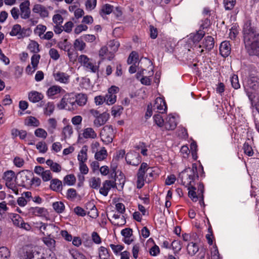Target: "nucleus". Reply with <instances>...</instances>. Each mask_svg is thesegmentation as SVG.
<instances>
[{
    "instance_id": "f257e3e1",
    "label": "nucleus",
    "mask_w": 259,
    "mask_h": 259,
    "mask_svg": "<svg viewBox=\"0 0 259 259\" xmlns=\"http://www.w3.org/2000/svg\"><path fill=\"white\" fill-rule=\"evenodd\" d=\"M196 178H198L197 166L193 164L192 167H188L183 170L180 174L179 179L182 184L189 189V187L194 185Z\"/></svg>"
},
{
    "instance_id": "f03ea898",
    "label": "nucleus",
    "mask_w": 259,
    "mask_h": 259,
    "mask_svg": "<svg viewBox=\"0 0 259 259\" xmlns=\"http://www.w3.org/2000/svg\"><path fill=\"white\" fill-rule=\"evenodd\" d=\"M243 32L244 44L259 39V33L250 21L244 24Z\"/></svg>"
},
{
    "instance_id": "7ed1b4c3",
    "label": "nucleus",
    "mask_w": 259,
    "mask_h": 259,
    "mask_svg": "<svg viewBox=\"0 0 259 259\" xmlns=\"http://www.w3.org/2000/svg\"><path fill=\"white\" fill-rule=\"evenodd\" d=\"M101 140L105 144L111 143L114 138V131L111 125H105L100 133Z\"/></svg>"
},
{
    "instance_id": "20e7f679",
    "label": "nucleus",
    "mask_w": 259,
    "mask_h": 259,
    "mask_svg": "<svg viewBox=\"0 0 259 259\" xmlns=\"http://www.w3.org/2000/svg\"><path fill=\"white\" fill-rule=\"evenodd\" d=\"M33 175V172L28 170H23L20 171L17 175L19 186L23 187L30 186L31 178Z\"/></svg>"
},
{
    "instance_id": "39448f33",
    "label": "nucleus",
    "mask_w": 259,
    "mask_h": 259,
    "mask_svg": "<svg viewBox=\"0 0 259 259\" xmlns=\"http://www.w3.org/2000/svg\"><path fill=\"white\" fill-rule=\"evenodd\" d=\"M125 160L127 163L134 166H137L141 162V157L139 153L131 151L126 154Z\"/></svg>"
},
{
    "instance_id": "423d86ee",
    "label": "nucleus",
    "mask_w": 259,
    "mask_h": 259,
    "mask_svg": "<svg viewBox=\"0 0 259 259\" xmlns=\"http://www.w3.org/2000/svg\"><path fill=\"white\" fill-rule=\"evenodd\" d=\"M119 88L115 86H112L108 89L107 94L104 96L107 104L112 105L116 102V94L119 92Z\"/></svg>"
},
{
    "instance_id": "0eeeda50",
    "label": "nucleus",
    "mask_w": 259,
    "mask_h": 259,
    "mask_svg": "<svg viewBox=\"0 0 259 259\" xmlns=\"http://www.w3.org/2000/svg\"><path fill=\"white\" fill-rule=\"evenodd\" d=\"M245 48L250 56L259 55V39L245 44Z\"/></svg>"
},
{
    "instance_id": "6e6552de",
    "label": "nucleus",
    "mask_w": 259,
    "mask_h": 259,
    "mask_svg": "<svg viewBox=\"0 0 259 259\" xmlns=\"http://www.w3.org/2000/svg\"><path fill=\"white\" fill-rule=\"evenodd\" d=\"M153 110L159 113H164L167 109L166 103L164 99L158 97L155 100L154 105L152 106Z\"/></svg>"
},
{
    "instance_id": "1a4fd4ad",
    "label": "nucleus",
    "mask_w": 259,
    "mask_h": 259,
    "mask_svg": "<svg viewBox=\"0 0 259 259\" xmlns=\"http://www.w3.org/2000/svg\"><path fill=\"white\" fill-rule=\"evenodd\" d=\"M29 6L30 2L28 0H26L20 4L19 6L20 13L22 19H27L29 18L31 13Z\"/></svg>"
},
{
    "instance_id": "9d476101",
    "label": "nucleus",
    "mask_w": 259,
    "mask_h": 259,
    "mask_svg": "<svg viewBox=\"0 0 259 259\" xmlns=\"http://www.w3.org/2000/svg\"><path fill=\"white\" fill-rule=\"evenodd\" d=\"M21 259H45L40 252L35 249L27 250L22 256Z\"/></svg>"
},
{
    "instance_id": "9b49d317",
    "label": "nucleus",
    "mask_w": 259,
    "mask_h": 259,
    "mask_svg": "<svg viewBox=\"0 0 259 259\" xmlns=\"http://www.w3.org/2000/svg\"><path fill=\"white\" fill-rule=\"evenodd\" d=\"M115 187L116 184L114 183V181L111 180H106L103 182V186L100 189L99 192L104 196H107L111 188H114Z\"/></svg>"
},
{
    "instance_id": "f8f14e48",
    "label": "nucleus",
    "mask_w": 259,
    "mask_h": 259,
    "mask_svg": "<svg viewBox=\"0 0 259 259\" xmlns=\"http://www.w3.org/2000/svg\"><path fill=\"white\" fill-rule=\"evenodd\" d=\"M53 76L56 81L60 83L67 84L69 82L70 76L66 73L57 71L53 73Z\"/></svg>"
},
{
    "instance_id": "ddd939ff",
    "label": "nucleus",
    "mask_w": 259,
    "mask_h": 259,
    "mask_svg": "<svg viewBox=\"0 0 259 259\" xmlns=\"http://www.w3.org/2000/svg\"><path fill=\"white\" fill-rule=\"evenodd\" d=\"M109 116V114L106 112H103L99 114L94 121V125L99 127L104 125L108 120Z\"/></svg>"
},
{
    "instance_id": "4468645a",
    "label": "nucleus",
    "mask_w": 259,
    "mask_h": 259,
    "mask_svg": "<svg viewBox=\"0 0 259 259\" xmlns=\"http://www.w3.org/2000/svg\"><path fill=\"white\" fill-rule=\"evenodd\" d=\"M32 11L35 13L39 14L42 18L49 16V11L47 9L45 6L39 4L35 5L32 9Z\"/></svg>"
},
{
    "instance_id": "2eb2a0df",
    "label": "nucleus",
    "mask_w": 259,
    "mask_h": 259,
    "mask_svg": "<svg viewBox=\"0 0 259 259\" xmlns=\"http://www.w3.org/2000/svg\"><path fill=\"white\" fill-rule=\"evenodd\" d=\"M214 39L211 36H207L203 39L202 45H199V48H205L206 50L210 51L214 47Z\"/></svg>"
},
{
    "instance_id": "dca6fc26",
    "label": "nucleus",
    "mask_w": 259,
    "mask_h": 259,
    "mask_svg": "<svg viewBox=\"0 0 259 259\" xmlns=\"http://www.w3.org/2000/svg\"><path fill=\"white\" fill-rule=\"evenodd\" d=\"M47 210L44 207H31L28 209V213L30 215L42 217L45 216Z\"/></svg>"
},
{
    "instance_id": "f3484780",
    "label": "nucleus",
    "mask_w": 259,
    "mask_h": 259,
    "mask_svg": "<svg viewBox=\"0 0 259 259\" xmlns=\"http://www.w3.org/2000/svg\"><path fill=\"white\" fill-rule=\"evenodd\" d=\"M220 54L224 57H228L231 52V45L228 41L222 42L220 46Z\"/></svg>"
},
{
    "instance_id": "a211bd4d",
    "label": "nucleus",
    "mask_w": 259,
    "mask_h": 259,
    "mask_svg": "<svg viewBox=\"0 0 259 259\" xmlns=\"http://www.w3.org/2000/svg\"><path fill=\"white\" fill-rule=\"evenodd\" d=\"M164 125L166 130H174L177 125L175 116L168 115L166 118Z\"/></svg>"
},
{
    "instance_id": "6ab92c4d",
    "label": "nucleus",
    "mask_w": 259,
    "mask_h": 259,
    "mask_svg": "<svg viewBox=\"0 0 259 259\" xmlns=\"http://www.w3.org/2000/svg\"><path fill=\"white\" fill-rule=\"evenodd\" d=\"M44 95L35 91H33L28 93V99L32 103H36L42 100Z\"/></svg>"
},
{
    "instance_id": "aec40b11",
    "label": "nucleus",
    "mask_w": 259,
    "mask_h": 259,
    "mask_svg": "<svg viewBox=\"0 0 259 259\" xmlns=\"http://www.w3.org/2000/svg\"><path fill=\"white\" fill-rule=\"evenodd\" d=\"M87 96L84 94H78L76 96L75 100L72 101V106H75L76 104L80 106L85 105L87 102Z\"/></svg>"
},
{
    "instance_id": "412c9836",
    "label": "nucleus",
    "mask_w": 259,
    "mask_h": 259,
    "mask_svg": "<svg viewBox=\"0 0 259 259\" xmlns=\"http://www.w3.org/2000/svg\"><path fill=\"white\" fill-rule=\"evenodd\" d=\"M50 188L56 192L60 191L62 189V183L58 179H52L51 181Z\"/></svg>"
},
{
    "instance_id": "4be33fe9",
    "label": "nucleus",
    "mask_w": 259,
    "mask_h": 259,
    "mask_svg": "<svg viewBox=\"0 0 259 259\" xmlns=\"http://www.w3.org/2000/svg\"><path fill=\"white\" fill-rule=\"evenodd\" d=\"M62 91L64 90L61 87L57 85H54L50 87L48 89L47 94V95L50 97L60 93Z\"/></svg>"
},
{
    "instance_id": "5701e85b",
    "label": "nucleus",
    "mask_w": 259,
    "mask_h": 259,
    "mask_svg": "<svg viewBox=\"0 0 259 259\" xmlns=\"http://www.w3.org/2000/svg\"><path fill=\"white\" fill-rule=\"evenodd\" d=\"M151 168L148 166V165L146 162H143L141 164V166L137 174V177H144L146 172L151 170Z\"/></svg>"
},
{
    "instance_id": "b1692460",
    "label": "nucleus",
    "mask_w": 259,
    "mask_h": 259,
    "mask_svg": "<svg viewBox=\"0 0 259 259\" xmlns=\"http://www.w3.org/2000/svg\"><path fill=\"white\" fill-rule=\"evenodd\" d=\"M46 164L50 167L51 169L53 172H59L61 171V166L59 164L54 162L51 159L47 160L46 161Z\"/></svg>"
},
{
    "instance_id": "393cba45",
    "label": "nucleus",
    "mask_w": 259,
    "mask_h": 259,
    "mask_svg": "<svg viewBox=\"0 0 259 259\" xmlns=\"http://www.w3.org/2000/svg\"><path fill=\"white\" fill-rule=\"evenodd\" d=\"M83 136L85 139H95L97 138V134L93 128L88 127L84 130L83 132Z\"/></svg>"
},
{
    "instance_id": "a878e982",
    "label": "nucleus",
    "mask_w": 259,
    "mask_h": 259,
    "mask_svg": "<svg viewBox=\"0 0 259 259\" xmlns=\"http://www.w3.org/2000/svg\"><path fill=\"white\" fill-rule=\"evenodd\" d=\"M115 180L114 181V183L116 184L115 188H117V186L121 189H122L125 183V178L123 175H121V172H120L119 175L118 176L114 177Z\"/></svg>"
},
{
    "instance_id": "bb28decb",
    "label": "nucleus",
    "mask_w": 259,
    "mask_h": 259,
    "mask_svg": "<svg viewBox=\"0 0 259 259\" xmlns=\"http://www.w3.org/2000/svg\"><path fill=\"white\" fill-rule=\"evenodd\" d=\"M87 147L84 146L82 148L81 150L80 151L77 156L78 160L79 161V163H84L87 160Z\"/></svg>"
},
{
    "instance_id": "cd10ccee",
    "label": "nucleus",
    "mask_w": 259,
    "mask_h": 259,
    "mask_svg": "<svg viewBox=\"0 0 259 259\" xmlns=\"http://www.w3.org/2000/svg\"><path fill=\"white\" fill-rule=\"evenodd\" d=\"M42 240L44 243L50 249H53L55 248L56 241L54 238L51 237L50 235L44 237Z\"/></svg>"
},
{
    "instance_id": "c85d7f7f",
    "label": "nucleus",
    "mask_w": 259,
    "mask_h": 259,
    "mask_svg": "<svg viewBox=\"0 0 259 259\" xmlns=\"http://www.w3.org/2000/svg\"><path fill=\"white\" fill-rule=\"evenodd\" d=\"M205 33L204 31L199 30L196 33L190 34V38H191L194 43L198 42L204 36Z\"/></svg>"
},
{
    "instance_id": "c756f323",
    "label": "nucleus",
    "mask_w": 259,
    "mask_h": 259,
    "mask_svg": "<svg viewBox=\"0 0 259 259\" xmlns=\"http://www.w3.org/2000/svg\"><path fill=\"white\" fill-rule=\"evenodd\" d=\"M63 182L64 185L72 186L76 182V178L73 174L68 175L64 178Z\"/></svg>"
},
{
    "instance_id": "7c9ffc66",
    "label": "nucleus",
    "mask_w": 259,
    "mask_h": 259,
    "mask_svg": "<svg viewBox=\"0 0 259 259\" xmlns=\"http://www.w3.org/2000/svg\"><path fill=\"white\" fill-rule=\"evenodd\" d=\"M107 156V152L104 147H103L101 150L96 153L95 155V158L99 161L104 160L106 158Z\"/></svg>"
},
{
    "instance_id": "2f4dec72",
    "label": "nucleus",
    "mask_w": 259,
    "mask_h": 259,
    "mask_svg": "<svg viewBox=\"0 0 259 259\" xmlns=\"http://www.w3.org/2000/svg\"><path fill=\"white\" fill-rule=\"evenodd\" d=\"M47 30V27L42 24L38 25L34 30V32L36 35H38L40 38H42V36L44 32Z\"/></svg>"
},
{
    "instance_id": "473e14b6",
    "label": "nucleus",
    "mask_w": 259,
    "mask_h": 259,
    "mask_svg": "<svg viewBox=\"0 0 259 259\" xmlns=\"http://www.w3.org/2000/svg\"><path fill=\"white\" fill-rule=\"evenodd\" d=\"M187 249L189 254L194 255L198 251L199 248L196 243L191 242L188 244Z\"/></svg>"
},
{
    "instance_id": "72a5a7b5",
    "label": "nucleus",
    "mask_w": 259,
    "mask_h": 259,
    "mask_svg": "<svg viewBox=\"0 0 259 259\" xmlns=\"http://www.w3.org/2000/svg\"><path fill=\"white\" fill-rule=\"evenodd\" d=\"M89 183L91 188L98 189L101 185V179L99 178L93 177L91 179Z\"/></svg>"
},
{
    "instance_id": "f704fd0d",
    "label": "nucleus",
    "mask_w": 259,
    "mask_h": 259,
    "mask_svg": "<svg viewBox=\"0 0 259 259\" xmlns=\"http://www.w3.org/2000/svg\"><path fill=\"white\" fill-rule=\"evenodd\" d=\"M53 207L58 213H62L65 208L64 204L61 201H57L53 203Z\"/></svg>"
},
{
    "instance_id": "c9c22d12",
    "label": "nucleus",
    "mask_w": 259,
    "mask_h": 259,
    "mask_svg": "<svg viewBox=\"0 0 259 259\" xmlns=\"http://www.w3.org/2000/svg\"><path fill=\"white\" fill-rule=\"evenodd\" d=\"M68 103L72 105L71 98L63 97L61 99L60 104L58 105V107L61 109H64L66 107Z\"/></svg>"
},
{
    "instance_id": "e433bc0d",
    "label": "nucleus",
    "mask_w": 259,
    "mask_h": 259,
    "mask_svg": "<svg viewBox=\"0 0 259 259\" xmlns=\"http://www.w3.org/2000/svg\"><path fill=\"white\" fill-rule=\"evenodd\" d=\"M108 48H110V51L115 52L117 51L119 47V42L116 40H111L108 44Z\"/></svg>"
},
{
    "instance_id": "4c0bfd02",
    "label": "nucleus",
    "mask_w": 259,
    "mask_h": 259,
    "mask_svg": "<svg viewBox=\"0 0 259 259\" xmlns=\"http://www.w3.org/2000/svg\"><path fill=\"white\" fill-rule=\"evenodd\" d=\"M83 66L87 70L93 73H95L98 70V67L94 65L91 60L84 64Z\"/></svg>"
},
{
    "instance_id": "58836bf2",
    "label": "nucleus",
    "mask_w": 259,
    "mask_h": 259,
    "mask_svg": "<svg viewBox=\"0 0 259 259\" xmlns=\"http://www.w3.org/2000/svg\"><path fill=\"white\" fill-rule=\"evenodd\" d=\"M11 215V218L13 224L15 226L19 227L23 221V219L19 214L16 213H12Z\"/></svg>"
},
{
    "instance_id": "ea45409f",
    "label": "nucleus",
    "mask_w": 259,
    "mask_h": 259,
    "mask_svg": "<svg viewBox=\"0 0 259 259\" xmlns=\"http://www.w3.org/2000/svg\"><path fill=\"white\" fill-rule=\"evenodd\" d=\"M36 148L41 153H46L48 150L47 145L43 141L38 142L36 145Z\"/></svg>"
},
{
    "instance_id": "a19ab883",
    "label": "nucleus",
    "mask_w": 259,
    "mask_h": 259,
    "mask_svg": "<svg viewBox=\"0 0 259 259\" xmlns=\"http://www.w3.org/2000/svg\"><path fill=\"white\" fill-rule=\"evenodd\" d=\"M113 8V6L109 4H105L103 6L100 12V15H102V13L106 15L110 14L111 12H112Z\"/></svg>"
},
{
    "instance_id": "79ce46f5",
    "label": "nucleus",
    "mask_w": 259,
    "mask_h": 259,
    "mask_svg": "<svg viewBox=\"0 0 259 259\" xmlns=\"http://www.w3.org/2000/svg\"><path fill=\"white\" fill-rule=\"evenodd\" d=\"M74 47L76 50L82 51L85 47V44L83 40L76 39L74 42Z\"/></svg>"
},
{
    "instance_id": "37998d69",
    "label": "nucleus",
    "mask_w": 259,
    "mask_h": 259,
    "mask_svg": "<svg viewBox=\"0 0 259 259\" xmlns=\"http://www.w3.org/2000/svg\"><path fill=\"white\" fill-rule=\"evenodd\" d=\"M54 104L52 102H49L47 104L44 109V113L47 115H50L54 112Z\"/></svg>"
},
{
    "instance_id": "c03bdc74",
    "label": "nucleus",
    "mask_w": 259,
    "mask_h": 259,
    "mask_svg": "<svg viewBox=\"0 0 259 259\" xmlns=\"http://www.w3.org/2000/svg\"><path fill=\"white\" fill-rule=\"evenodd\" d=\"M73 133L72 127L71 125H67L65 126L62 131V134L64 136V139L70 137Z\"/></svg>"
},
{
    "instance_id": "a18cd8bd",
    "label": "nucleus",
    "mask_w": 259,
    "mask_h": 259,
    "mask_svg": "<svg viewBox=\"0 0 259 259\" xmlns=\"http://www.w3.org/2000/svg\"><path fill=\"white\" fill-rule=\"evenodd\" d=\"M15 176V174L13 170H8L4 173V179L6 182H12Z\"/></svg>"
},
{
    "instance_id": "49530a36",
    "label": "nucleus",
    "mask_w": 259,
    "mask_h": 259,
    "mask_svg": "<svg viewBox=\"0 0 259 259\" xmlns=\"http://www.w3.org/2000/svg\"><path fill=\"white\" fill-rule=\"evenodd\" d=\"M27 125L28 126L37 127L39 125V121L35 117L30 116L27 119Z\"/></svg>"
},
{
    "instance_id": "de8ad7c7",
    "label": "nucleus",
    "mask_w": 259,
    "mask_h": 259,
    "mask_svg": "<svg viewBox=\"0 0 259 259\" xmlns=\"http://www.w3.org/2000/svg\"><path fill=\"white\" fill-rule=\"evenodd\" d=\"M188 190H189L188 195L189 197L191 198L193 201H196L197 200L198 197L196 195V192L195 191L196 188L193 185L190 186L189 189H188Z\"/></svg>"
},
{
    "instance_id": "09e8293b",
    "label": "nucleus",
    "mask_w": 259,
    "mask_h": 259,
    "mask_svg": "<svg viewBox=\"0 0 259 259\" xmlns=\"http://www.w3.org/2000/svg\"><path fill=\"white\" fill-rule=\"evenodd\" d=\"M171 247L174 251V253L176 254L181 250L182 247L180 241L174 240L171 244Z\"/></svg>"
},
{
    "instance_id": "8fccbe9b",
    "label": "nucleus",
    "mask_w": 259,
    "mask_h": 259,
    "mask_svg": "<svg viewBox=\"0 0 259 259\" xmlns=\"http://www.w3.org/2000/svg\"><path fill=\"white\" fill-rule=\"evenodd\" d=\"M35 135L39 138L46 139L48 136L47 132L43 128H37L34 132Z\"/></svg>"
},
{
    "instance_id": "3c124183",
    "label": "nucleus",
    "mask_w": 259,
    "mask_h": 259,
    "mask_svg": "<svg viewBox=\"0 0 259 259\" xmlns=\"http://www.w3.org/2000/svg\"><path fill=\"white\" fill-rule=\"evenodd\" d=\"M236 4V0H224V5L226 10H232Z\"/></svg>"
},
{
    "instance_id": "603ef678",
    "label": "nucleus",
    "mask_w": 259,
    "mask_h": 259,
    "mask_svg": "<svg viewBox=\"0 0 259 259\" xmlns=\"http://www.w3.org/2000/svg\"><path fill=\"white\" fill-rule=\"evenodd\" d=\"M91 205L90 210L88 211V214L92 218H96L98 216V211L95 205L90 204Z\"/></svg>"
},
{
    "instance_id": "864d4df0",
    "label": "nucleus",
    "mask_w": 259,
    "mask_h": 259,
    "mask_svg": "<svg viewBox=\"0 0 259 259\" xmlns=\"http://www.w3.org/2000/svg\"><path fill=\"white\" fill-rule=\"evenodd\" d=\"M97 5V0H87L85 5L87 10L91 11L95 9Z\"/></svg>"
},
{
    "instance_id": "5fc2aeb1",
    "label": "nucleus",
    "mask_w": 259,
    "mask_h": 259,
    "mask_svg": "<svg viewBox=\"0 0 259 259\" xmlns=\"http://www.w3.org/2000/svg\"><path fill=\"white\" fill-rule=\"evenodd\" d=\"M122 110L123 107L121 106H114L112 108V115L114 117L119 116Z\"/></svg>"
},
{
    "instance_id": "6e6d98bb",
    "label": "nucleus",
    "mask_w": 259,
    "mask_h": 259,
    "mask_svg": "<svg viewBox=\"0 0 259 259\" xmlns=\"http://www.w3.org/2000/svg\"><path fill=\"white\" fill-rule=\"evenodd\" d=\"M138 59V53L135 51L132 52L130 54L127 60V63L128 64H131L134 63V61L137 62Z\"/></svg>"
},
{
    "instance_id": "4d7b16f0",
    "label": "nucleus",
    "mask_w": 259,
    "mask_h": 259,
    "mask_svg": "<svg viewBox=\"0 0 259 259\" xmlns=\"http://www.w3.org/2000/svg\"><path fill=\"white\" fill-rule=\"evenodd\" d=\"M77 195L76 191L74 189L70 188L68 189L66 193V197L70 200H73L76 198Z\"/></svg>"
},
{
    "instance_id": "13d9d810",
    "label": "nucleus",
    "mask_w": 259,
    "mask_h": 259,
    "mask_svg": "<svg viewBox=\"0 0 259 259\" xmlns=\"http://www.w3.org/2000/svg\"><path fill=\"white\" fill-rule=\"evenodd\" d=\"M248 84L250 88L253 90L256 89L258 87L257 78L255 77H252L248 80Z\"/></svg>"
},
{
    "instance_id": "bf43d9fd",
    "label": "nucleus",
    "mask_w": 259,
    "mask_h": 259,
    "mask_svg": "<svg viewBox=\"0 0 259 259\" xmlns=\"http://www.w3.org/2000/svg\"><path fill=\"white\" fill-rule=\"evenodd\" d=\"M231 82L232 86L235 89H238L240 88V85L239 82L238 76L236 75H233L231 78Z\"/></svg>"
},
{
    "instance_id": "052dcab7",
    "label": "nucleus",
    "mask_w": 259,
    "mask_h": 259,
    "mask_svg": "<svg viewBox=\"0 0 259 259\" xmlns=\"http://www.w3.org/2000/svg\"><path fill=\"white\" fill-rule=\"evenodd\" d=\"M21 26L19 24H15L13 26L12 30L10 32L11 36L19 35L21 31Z\"/></svg>"
},
{
    "instance_id": "680f3d73",
    "label": "nucleus",
    "mask_w": 259,
    "mask_h": 259,
    "mask_svg": "<svg viewBox=\"0 0 259 259\" xmlns=\"http://www.w3.org/2000/svg\"><path fill=\"white\" fill-rule=\"evenodd\" d=\"M155 123L159 127H162L164 124V120L160 114H156L153 116Z\"/></svg>"
},
{
    "instance_id": "e2e57ef3",
    "label": "nucleus",
    "mask_w": 259,
    "mask_h": 259,
    "mask_svg": "<svg viewBox=\"0 0 259 259\" xmlns=\"http://www.w3.org/2000/svg\"><path fill=\"white\" fill-rule=\"evenodd\" d=\"M243 149L244 153L249 156H252L253 154V151L252 147L248 144V143L245 142L243 145Z\"/></svg>"
},
{
    "instance_id": "0e129e2a",
    "label": "nucleus",
    "mask_w": 259,
    "mask_h": 259,
    "mask_svg": "<svg viewBox=\"0 0 259 259\" xmlns=\"http://www.w3.org/2000/svg\"><path fill=\"white\" fill-rule=\"evenodd\" d=\"M40 59V55L34 54L31 59V63L33 68L36 69Z\"/></svg>"
},
{
    "instance_id": "69168bd1",
    "label": "nucleus",
    "mask_w": 259,
    "mask_h": 259,
    "mask_svg": "<svg viewBox=\"0 0 259 259\" xmlns=\"http://www.w3.org/2000/svg\"><path fill=\"white\" fill-rule=\"evenodd\" d=\"M44 182H47L51 180L52 175L50 170H46L41 176Z\"/></svg>"
},
{
    "instance_id": "338daca9",
    "label": "nucleus",
    "mask_w": 259,
    "mask_h": 259,
    "mask_svg": "<svg viewBox=\"0 0 259 259\" xmlns=\"http://www.w3.org/2000/svg\"><path fill=\"white\" fill-rule=\"evenodd\" d=\"M99 256L101 258L103 257H109L108 250L105 247L101 246L99 248Z\"/></svg>"
},
{
    "instance_id": "774afa93",
    "label": "nucleus",
    "mask_w": 259,
    "mask_h": 259,
    "mask_svg": "<svg viewBox=\"0 0 259 259\" xmlns=\"http://www.w3.org/2000/svg\"><path fill=\"white\" fill-rule=\"evenodd\" d=\"M10 256V251L6 247H0V256L3 258H7Z\"/></svg>"
}]
</instances>
